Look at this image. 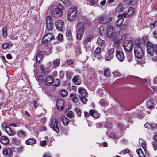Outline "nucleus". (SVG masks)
I'll use <instances>...</instances> for the list:
<instances>
[{"instance_id":"obj_1","label":"nucleus","mask_w":157,"mask_h":157,"mask_svg":"<svg viewBox=\"0 0 157 157\" xmlns=\"http://www.w3.org/2000/svg\"><path fill=\"white\" fill-rule=\"evenodd\" d=\"M144 38H146V37L145 36L143 38L144 44H141L140 42H139L138 44H136V46L134 48V52L135 56L138 59H140L143 55L142 46L145 42L144 40Z\"/></svg>"},{"instance_id":"obj_2","label":"nucleus","mask_w":157,"mask_h":157,"mask_svg":"<svg viewBox=\"0 0 157 157\" xmlns=\"http://www.w3.org/2000/svg\"><path fill=\"white\" fill-rule=\"evenodd\" d=\"M77 37L78 40H80L86 29L85 24L83 22H80L77 25Z\"/></svg>"},{"instance_id":"obj_3","label":"nucleus","mask_w":157,"mask_h":157,"mask_svg":"<svg viewBox=\"0 0 157 157\" xmlns=\"http://www.w3.org/2000/svg\"><path fill=\"white\" fill-rule=\"evenodd\" d=\"M77 12L75 6L69 9L67 13V19L69 21H72L75 20L77 16Z\"/></svg>"},{"instance_id":"obj_4","label":"nucleus","mask_w":157,"mask_h":157,"mask_svg":"<svg viewBox=\"0 0 157 157\" xmlns=\"http://www.w3.org/2000/svg\"><path fill=\"white\" fill-rule=\"evenodd\" d=\"M147 51L148 54L151 56L156 55L157 58V44L154 45L150 42H148L147 43Z\"/></svg>"},{"instance_id":"obj_5","label":"nucleus","mask_w":157,"mask_h":157,"mask_svg":"<svg viewBox=\"0 0 157 157\" xmlns=\"http://www.w3.org/2000/svg\"><path fill=\"white\" fill-rule=\"evenodd\" d=\"M54 36L51 33H48L44 36L41 42L43 44H44L46 46L49 45V48L50 50L52 47L50 44V41L54 39Z\"/></svg>"},{"instance_id":"obj_6","label":"nucleus","mask_w":157,"mask_h":157,"mask_svg":"<svg viewBox=\"0 0 157 157\" xmlns=\"http://www.w3.org/2000/svg\"><path fill=\"white\" fill-rule=\"evenodd\" d=\"M133 43L132 41L126 40L125 41L123 44L124 48L127 52H129L133 48Z\"/></svg>"},{"instance_id":"obj_7","label":"nucleus","mask_w":157,"mask_h":157,"mask_svg":"<svg viewBox=\"0 0 157 157\" xmlns=\"http://www.w3.org/2000/svg\"><path fill=\"white\" fill-rule=\"evenodd\" d=\"M59 8L57 7L54 9L52 11V16L55 17H58L62 15V12L61 9L59 8H62V6H59Z\"/></svg>"},{"instance_id":"obj_8","label":"nucleus","mask_w":157,"mask_h":157,"mask_svg":"<svg viewBox=\"0 0 157 157\" xmlns=\"http://www.w3.org/2000/svg\"><path fill=\"white\" fill-rule=\"evenodd\" d=\"M46 24L47 29L52 31L53 28V24L51 17L48 16L46 17Z\"/></svg>"},{"instance_id":"obj_9","label":"nucleus","mask_w":157,"mask_h":157,"mask_svg":"<svg viewBox=\"0 0 157 157\" xmlns=\"http://www.w3.org/2000/svg\"><path fill=\"white\" fill-rule=\"evenodd\" d=\"M50 127L56 132H58L59 129L58 126V121L57 119H54L52 120L51 123Z\"/></svg>"},{"instance_id":"obj_10","label":"nucleus","mask_w":157,"mask_h":157,"mask_svg":"<svg viewBox=\"0 0 157 157\" xmlns=\"http://www.w3.org/2000/svg\"><path fill=\"white\" fill-rule=\"evenodd\" d=\"M115 33V28L112 25L108 26L107 31V36L109 38L113 37Z\"/></svg>"},{"instance_id":"obj_11","label":"nucleus","mask_w":157,"mask_h":157,"mask_svg":"<svg viewBox=\"0 0 157 157\" xmlns=\"http://www.w3.org/2000/svg\"><path fill=\"white\" fill-rule=\"evenodd\" d=\"M116 57L120 62H122L124 60L125 56L122 52L118 50L116 51Z\"/></svg>"},{"instance_id":"obj_12","label":"nucleus","mask_w":157,"mask_h":157,"mask_svg":"<svg viewBox=\"0 0 157 157\" xmlns=\"http://www.w3.org/2000/svg\"><path fill=\"white\" fill-rule=\"evenodd\" d=\"M63 24L64 22L62 20H58L55 21V25L58 30L62 31Z\"/></svg>"},{"instance_id":"obj_13","label":"nucleus","mask_w":157,"mask_h":157,"mask_svg":"<svg viewBox=\"0 0 157 157\" xmlns=\"http://www.w3.org/2000/svg\"><path fill=\"white\" fill-rule=\"evenodd\" d=\"M38 53L36 55V60L37 62L40 63L42 59L43 55L45 53V52L38 50Z\"/></svg>"},{"instance_id":"obj_14","label":"nucleus","mask_w":157,"mask_h":157,"mask_svg":"<svg viewBox=\"0 0 157 157\" xmlns=\"http://www.w3.org/2000/svg\"><path fill=\"white\" fill-rule=\"evenodd\" d=\"M57 108L59 110H62L64 106V102L63 100H58L56 104Z\"/></svg>"},{"instance_id":"obj_15","label":"nucleus","mask_w":157,"mask_h":157,"mask_svg":"<svg viewBox=\"0 0 157 157\" xmlns=\"http://www.w3.org/2000/svg\"><path fill=\"white\" fill-rule=\"evenodd\" d=\"M72 81L74 84L79 85L81 83V78L79 77L78 75L74 76L72 79Z\"/></svg>"},{"instance_id":"obj_16","label":"nucleus","mask_w":157,"mask_h":157,"mask_svg":"<svg viewBox=\"0 0 157 157\" xmlns=\"http://www.w3.org/2000/svg\"><path fill=\"white\" fill-rule=\"evenodd\" d=\"M78 92L79 93V98L86 97L87 94V92L86 90L82 87L79 88Z\"/></svg>"},{"instance_id":"obj_17","label":"nucleus","mask_w":157,"mask_h":157,"mask_svg":"<svg viewBox=\"0 0 157 157\" xmlns=\"http://www.w3.org/2000/svg\"><path fill=\"white\" fill-rule=\"evenodd\" d=\"M45 83L48 85H51L54 82L53 77L51 76H48L44 80Z\"/></svg>"},{"instance_id":"obj_18","label":"nucleus","mask_w":157,"mask_h":157,"mask_svg":"<svg viewBox=\"0 0 157 157\" xmlns=\"http://www.w3.org/2000/svg\"><path fill=\"white\" fill-rule=\"evenodd\" d=\"M60 63V60L59 59H57L54 61L53 62H50L49 63L50 66V68L51 67L52 68L55 67H56L58 66L59 65Z\"/></svg>"},{"instance_id":"obj_19","label":"nucleus","mask_w":157,"mask_h":157,"mask_svg":"<svg viewBox=\"0 0 157 157\" xmlns=\"http://www.w3.org/2000/svg\"><path fill=\"white\" fill-rule=\"evenodd\" d=\"M9 141V139L5 136H2L1 138L0 142L3 144H7Z\"/></svg>"},{"instance_id":"obj_20","label":"nucleus","mask_w":157,"mask_h":157,"mask_svg":"<svg viewBox=\"0 0 157 157\" xmlns=\"http://www.w3.org/2000/svg\"><path fill=\"white\" fill-rule=\"evenodd\" d=\"M118 19L117 20L116 23V25L118 27H119L122 24L124 19L122 17V16L118 15Z\"/></svg>"},{"instance_id":"obj_21","label":"nucleus","mask_w":157,"mask_h":157,"mask_svg":"<svg viewBox=\"0 0 157 157\" xmlns=\"http://www.w3.org/2000/svg\"><path fill=\"white\" fill-rule=\"evenodd\" d=\"M99 22L102 24H105L107 20V15H102L100 17Z\"/></svg>"},{"instance_id":"obj_22","label":"nucleus","mask_w":157,"mask_h":157,"mask_svg":"<svg viewBox=\"0 0 157 157\" xmlns=\"http://www.w3.org/2000/svg\"><path fill=\"white\" fill-rule=\"evenodd\" d=\"M111 75L109 68H105L104 69V75L105 77H109Z\"/></svg>"},{"instance_id":"obj_23","label":"nucleus","mask_w":157,"mask_h":157,"mask_svg":"<svg viewBox=\"0 0 157 157\" xmlns=\"http://www.w3.org/2000/svg\"><path fill=\"white\" fill-rule=\"evenodd\" d=\"M36 142V139L34 138L29 139L25 141L26 144L27 145H32L35 143Z\"/></svg>"},{"instance_id":"obj_24","label":"nucleus","mask_w":157,"mask_h":157,"mask_svg":"<svg viewBox=\"0 0 157 157\" xmlns=\"http://www.w3.org/2000/svg\"><path fill=\"white\" fill-rule=\"evenodd\" d=\"M62 121L63 124L66 126H67L68 125V123L70 120L68 118L66 117H63L62 118Z\"/></svg>"},{"instance_id":"obj_25","label":"nucleus","mask_w":157,"mask_h":157,"mask_svg":"<svg viewBox=\"0 0 157 157\" xmlns=\"http://www.w3.org/2000/svg\"><path fill=\"white\" fill-rule=\"evenodd\" d=\"M137 153L139 157H145V155L142 151V149L139 148L136 150Z\"/></svg>"},{"instance_id":"obj_26","label":"nucleus","mask_w":157,"mask_h":157,"mask_svg":"<svg viewBox=\"0 0 157 157\" xmlns=\"http://www.w3.org/2000/svg\"><path fill=\"white\" fill-rule=\"evenodd\" d=\"M17 135L18 136L21 137L23 138L26 136V134L23 131L21 130H19L17 132Z\"/></svg>"},{"instance_id":"obj_27","label":"nucleus","mask_w":157,"mask_h":157,"mask_svg":"<svg viewBox=\"0 0 157 157\" xmlns=\"http://www.w3.org/2000/svg\"><path fill=\"white\" fill-rule=\"evenodd\" d=\"M8 129L9 131L7 130V132H6L9 136H12L15 134V132L10 128L9 127Z\"/></svg>"},{"instance_id":"obj_28","label":"nucleus","mask_w":157,"mask_h":157,"mask_svg":"<svg viewBox=\"0 0 157 157\" xmlns=\"http://www.w3.org/2000/svg\"><path fill=\"white\" fill-rule=\"evenodd\" d=\"M153 106L154 103L152 101H149L147 102V107L148 109L151 110L153 107Z\"/></svg>"},{"instance_id":"obj_29","label":"nucleus","mask_w":157,"mask_h":157,"mask_svg":"<svg viewBox=\"0 0 157 157\" xmlns=\"http://www.w3.org/2000/svg\"><path fill=\"white\" fill-rule=\"evenodd\" d=\"M93 38V36L91 35L88 36L83 41V42L85 44H87L88 42H90Z\"/></svg>"},{"instance_id":"obj_30","label":"nucleus","mask_w":157,"mask_h":157,"mask_svg":"<svg viewBox=\"0 0 157 157\" xmlns=\"http://www.w3.org/2000/svg\"><path fill=\"white\" fill-rule=\"evenodd\" d=\"M90 115L94 118H96L98 117V113L94 110H91L90 111Z\"/></svg>"},{"instance_id":"obj_31","label":"nucleus","mask_w":157,"mask_h":157,"mask_svg":"<svg viewBox=\"0 0 157 157\" xmlns=\"http://www.w3.org/2000/svg\"><path fill=\"white\" fill-rule=\"evenodd\" d=\"M114 52V48H110L107 49V54L109 55L113 56Z\"/></svg>"},{"instance_id":"obj_32","label":"nucleus","mask_w":157,"mask_h":157,"mask_svg":"<svg viewBox=\"0 0 157 157\" xmlns=\"http://www.w3.org/2000/svg\"><path fill=\"white\" fill-rule=\"evenodd\" d=\"M66 35L67 36L70 37L69 39L70 40L71 39L72 34L71 32V30L70 28H68L67 29V30L66 32Z\"/></svg>"},{"instance_id":"obj_33","label":"nucleus","mask_w":157,"mask_h":157,"mask_svg":"<svg viewBox=\"0 0 157 157\" xmlns=\"http://www.w3.org/2000/svg\"><path fill=\"white\" fill-rule=\"evenodd\" d=\"M134 9L132 7H130L128 11L127 15L129 16L132 15L134 13Z\"/></svg>"},{"instance_id":"obj_34","label":"nucleus","mask_w":157,"mask_h":157,"mask_svg":"<svg viewBox=\"0 0 157 157\" xmlns=\"http://www.w3.org/2000/svg\"><path fill=\"white\" fill-rule=\"evenodd\" d=\"M124 8V7L122 5L119 4L116 9V11L118 12H121L123 10Z\"/></svg>"},{"instance_id":"obj_35","label":"nucleus","mask_w":157,"mask_h":157,"mask_svg":"<svg viewBox=\"0 0 157 157\" xmlns=\"http://www.w3.org/2000/svg\"><path fill=\"white\" fill-rule=\"evenodd\" d=\"M12 142L14 144L16 145H18L20 144V140L16 138H13L12 139Z\"/></svg>"},{"instance_id":"obj_36","label":"nucleus","mask_w":157,"mask_h":157,"mask_svg":"<svg viewBox=\"0 0 157 157\" xmlns=\"http://www.w3.org/2000/svg\"><path fill=\"white\" fill-rule=\"evenodd\" d=\"M2 31L3 36L4 37L7 36V27L6 26L3 27L2 29Z\"/></svg>"},{"instance_id":"obj_37","label":"nucleus","mask_w":157,"mask_h":157,"mask_svg":"<svg viewBox=\"0 0 157 157\" xmlns=\"http://www.w3.org/2000/svg\"><path fill=\"white\" fill-rule=\"evenodd\" d=\"M67 93V91L65 89H63L61 90V95L63 97L66 96Z\"/></svg>"},{"instance_id":"obj_38","label":"nucleus","mask_w":157,"mask_h":157,"mask_svg":"<svg viewBox=\"0 0 157 157\" xmlns=\"http://www.w3.org/2000/svg\"><path fill=\"white\" fill-rule=\"evenodd\" d=\"M94 53L96 55H100L101 53V48L99 47H97L94 51Z\"/></svg>"},{"instance_id":"obj_39","label":"nucleus","mask_w":157,"mask_h":157,"mask_svg":"<svg viewBox=\"0 0 157 157\" xmlns=\"http://www.w3.org/2000/svg\"><path fill=\"white\" fill-rule=\"evenodd\" d=\"M136 115L137 116V118H138L139 119H141L145 115L142 112H140L136 114Z\"/></svg>"},{"instance_id":"obj_40","label":"nucleus","mask_w":157,"mask_h":157,"mask_svg":"<svg viewBox=\"0 0 157 157\" xmlns=\"http://www.w3.org/2000/svg\"><path fill=\"white\" fill-rule=\"evenodd\" d=\"M144 127L145 128H148L149 129L151 128L152 129H154V126H153L152 125L149 123H146L144 124Z\"/></svg>"},{"instance_id":"obj_41","label":"nucleus","mask_w":157,"mask_h":157,"mask_svg":"<svg viewBox=\"0 0 157 157\" xmlns=\"http://www.w3.org/2000/svg\"><path fill=\"white\" fill-rule=\"evenodd\" d=\"M75 110L78 116L79 117L81 116V115L82 112L80 109L78 107H76L75 109Z\"/></svg>"},{"instance_id":"obj_42","label":"nucleus","mask_w":157,"mask_h":157,"mask_svg":"<svg viewBox=\"0 0 157 157\" xmlns=\"http://www.w3.org/2000/svg\"><path fill=\"white\" fill-rule=\"evenodd\" d=\"M9 127V126L6 125V124L4 123L2 126V130L5 131L6 132H7V129Z\"/></svg>"},{"instance_id":"obj_43","label":"nucleus","mask_w":157,"mask_h":157,"mask_svg":"<svg viewBox=\"0 0 157 157\" xmlns=\"http://www.w3.org/2000/svg\"><path fill=\"white\" fill-rule=\"evenodd\" d=\"M68 117L70 118H72L74 116L73 112L71 111H69L67 114Z\"/></svg>"},{"instance_id":"obj_44","label":"nucleus","mask_w":157,"mask_h":157,"mask_svg":"<svg viewBox=\"0 0 157 157\" xmlns=\"http://www.w3.org/2000/svg\"><path fill=\"white\" fill-rule=\"evenodd\" d=\"M104 41L102 40L100 38H99L97 40V42L99 46H102L104 44Z\"/></svg>"},{"instance_id":"obj_45","label":"nucleus","mask_w":157,"mask_h":157,"mask_svg":"<svg viewBox=\"0 0 157 157\" xmlns=\"http://www.w3.org/2000/svg\"><path fill=\"white\" fill-rule=\"evenodd\" d=\"M104 28L103 26H101L98 30V33L99 34L102 35L104 32Z\"/></svg>"},{"instance_id":"obj_46","label":"nucleus","mask_w":157,"mask_h":157,"mask_svg":"<svg viewBox=\"0 0 157 157\" xmlns=\"http://www.w3.org/2000/svg\"><path fill=\"white\" fill-rule=\"evenodd\" d=\"M7 151L8 152V156L10 157L11 156L13 153L12 150L11 148H10L7 147Z\"/></svg>"},{"instance_id":"obj_47","label":"nucleus","mask_w":157,"mask_h":157,"mask_svg":"<svg viewBox=\"0 0 157 157\" xmlns=\"http://www.w3.org/2000/svg\"><path fill=\"white\" fill-rule=\"evenodd\" d=\"M38 80L39 82H42L43 81L44 78L43 75H39L37 77Z\"/></svg>"},{"instance_id":"obj_48","label":"nucleus","mask_w":157,"mask_h":157,"mask_svg":"<svg viewBox=\"0 0 157 157\" xmlns=\"http://www.w3.org/2000/svg\"><path fill=\"white\" fill-rule=\"evenodd\" d=\"M10 46V44L7 43H5L2 45V47L3 49H6Z\"/></svg>"},{"instance_id":"obj_49","label":"nucleus","mask_w":157,"mask_h":157,"mask_svg":"<svg viewBox=\"0 0 157 157\" xmlns=\"http://www.w3.org/2000/svg\"><path fill=\"white\" fill-rule=\"evenodd\" d=\"M72 101L75 103L77 104L78 102V100L76 96H74L73 98L72 99Z\"/></svg>"},{"instance_id":"obj_50","label":"nucleus","mask_w":157,"mask_h":157,"mask_svg":"<svg viewBox=\"0 0 157 157\" xmlns=\"http://www.w3.org/2000/svg\"><path fill=\"white\" fill-rule=\"evenodd\" d=\"M113 57V56L109 55H108V56H106L105 58V60L107 61H110Z\"/></svg>"},{"instance_id":"obj_51","label":"nucleus","mask_w":157,"mask_h":157,"mask_svg":"<svg viewBox=\"0 0 157 157\" xmlns=\"http://www.w3.org/2000/svg\"><path fill=\"white\" fill-rule=\"evenodd\" d=\"M81 101L84 104H86L87 101V99L86 98V97H82V98H80Z\"/></svg>"},{"instance_id":"obj_52","label":"nucleus","mask_w":157,"mask_h":157,"mask_svg":"<svg viewBox=\"0 0 157 157\" xmlns=\"http://www.w3.org/2000/svg\"><path fill=\"white\" fill-rule=\"evenodd\" d=\"M7 147H5L4 149H3V153L4 155L8 156V152L7 151Z\"/></svg>"},{"instance_id":"obj_53","label":"nucleus","mask_w":157,"mask_h":157,"mask_svg":"<svg viewBox=\"0 0 157 157\" xmlns=\"http://www.w3.org/2000/svg\"><path fill=\"white\" fill-rule=\"evenodd\" d=\"M113 74L114 75L117 76L119 77L120 76V73L117 71H114L113 72Z\"/></svg>"},{"instance_id":"obj_54","label":"nucleus","mask_w":157,"mask_h":157,"mask_svg":"<svg viewBox=\"0 0 157 157\" xmlns=\"http://www.w3.org/2000/svg\"><path fill=\"white\" fill-rule=\"evenodd\" d=\"M152 144L153 147L154 148V151H155L157 148V145L156 143L155 142H152Z\"/></svg>"},{"instance_id":"obj_55","label":"nucleus","mask_w":157,"mask_h":157,"mask_svg":"<svg viewBox=\"0 0 157 157\" xmlns=\"http://www.w3.org/2000/svg\"><path fill=\"white\" fill-rule=\"evenodd\" d=\"M100 103L102 106H105L107 104V102L104 100H101L100 101Z\"/></svg>"},{"instance_id":"obj_56","label":"nucleus","mask_w":157,"mask_h":157,"mask_svg":"<svg viewBox=\"0 0 157 157\" xmlns=\"http://www.w3.org/2000/svg\"><path fill=\"white\" fill-rule=\"evenodd\" d=\"M40 145L41 146L44 147L45 146L46 144V141L45 140L41 141L40 142Z\"/></svg>"},{"instance_id":"obj_57","label":"nucleus","mask_w":157,"mask_h":157,"mask_svg":"<svg viewBox=\"0 0 157 157\" xmlns=\"http://www.w3.org/2000/svg\"><path fill=\"white\" fill-rule=\"evenodd\" d=\"M129 152V150L126 149L125 150H122L121 152L120 153L121 154H125L126 153Z\"/></svg>"},{"instance_id":"obj_58","label":"nucleus","mask_w":157,"mask_h":157,"mask_svg":"<svg viewBox=\"0 0 157 157\" xmlns=\"http://www.w3.org/2000/svg\"><path fill=\"white\" fill-rule=\"evenodd\" d=\"M63 37V35L61 34H59L58 36H57V40H61Z\"/></svg>"},{"instance_id":"obj_59","label":"nucleus","mask_w":157,"mask_h":157,"mask_svg":"<svg viewBox=\"0 0 157 157\" xmlns=\"http://www.w3.org/2000/svg\"><path fill=\"white\" fill-rule=\"evenodd\" d=\"M109 137L110 138H117L116 136L115 135V133H112L110 134L109 135Z\"/></svg>"},{"instance_id":"obj_60","label":"nucleus","mask_w":157,"mask_h":157,"mask_svg":"<svg viewBox=\"0 0 157 157\" xmlns=\"http://www.w3.org/2000/svg\"><path fill=\"white\" fill-rule=\"evenodd\" d=\"M23 149V147L22 146H21L18 147L17 149V151L18 152H21Z\"/></svg>"},{"instance_id":"obj_61","label":"nucleus","mask_w":157,"mask_h":157,"mask_svg":"<svg viewBox=\"0 0 157 157\" xmlns=\"http://www.w3.org/2000/svg\"><path fill=\"white\" fill-rule=\"evenodd\" d=\"M84 116H85V117L86 118H87L88 117L90 116V113H88V112H84Z\"/></svg>"},{"instance_id":"obj_62","label":"nucleus","mask_w":157,"mask_h":157,"mask_svg":"<svg viewBox=\"0 0 157 157\" xmlns=\"http://www.w3.org/2000/svg\"><path fill=\"white\" fill-rule=\"evenodd\" d=\"M142 147L144 150V151L146 152V147L145 143L143 142L142 143Z\"/></svg>"},{"instance_id":"obj_63","label":"nucleus","mask_w":157,"mask_h":157,"mask_svg":"<svg viewBox=\"0 0 157 157\" xmlns=\"http://www.w3.org/2000/svg\"><path fill=\"white\" fill-rule=\"evenodd\" d=\"M129 62H130L132 60V56L130 54H129V55L127 57Z\"/></svg>"},{"instance_id":"obj_64","label":"nucleus","mask_w":157,"mask_h":157,"mask_svg":"<svg viewBox=\"0 0 157 157\" xmlns=\"http://www.w3.org/2000/svg\"><path fill=\"white\" fill-rule=\"evenodd\" d=\"M98 2L96 0H91V4L92 5H94L96 4Z\"/></svg>"}]
</instances>
